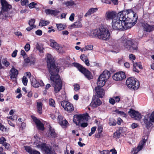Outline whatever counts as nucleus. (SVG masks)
I'll return each instance as SVG.
<instances>
[{"mask_svg": "<svg viewBox=\"0 0 154 154\" xmlns=\"http://www.w3.org/2000/svg\"><path fill=\"white\" fill-rule=\"evenodd\" d=\"M0 1L2 6L0 13V18L6 19L11 16L8 11L11 6L5 0H0Z\"/></svg>", "mask_w": 154, "mask_h": 154, "instance_id": "nucleus-5", "label": "nucleus"}, {"mask_svg": "<svg viewBox=\"0 0 154 154\" xmlns=\"http://www.w3.org/2000/svg\"><path fill=\"white\" fill-rule=\"evenodd\" d=\"M79 3H76L74 1H73L72 0H70L69 1H67L66 2H65V5L67 6H72L74 5H75L77 4H78Z\"/></svg>", "mask_w": 154, "mask_h": 154, "instance_id": "nucleus-32", "label": "nucleus"}, {"mask_svg": "<svg viewBox=\"0 0 154 154\" xmlns=\"http://www.w3.org/2000/svg\"><path fill=\"white\" fill-rule=\"evenodd\" d=\"M121 21L128 23L129 25L137 21V17L134 12L129 13L127 10L119 12L116 15V18Z\"/></svg>", "mask_w": 154, "mask_h": 154, "instance_id": "nucleus-2", "label": "nucleus"}, {"mask_svg": "<svg viewBox=\"0 0 154 154\" xmlns=\"http://www.w3.org/2000/svg\"><path fill=\"white\" fill-rule=\"evenodd\" d=\"M75 14L74 13H72L69 17V19L70 21H72L74 20Z\"/></svg>", "mask_w": 154, "mask_h": 154, "instance_id": "nucleus-59", "label": "nucleus"}, {"mask_svg": "<svg viewBox=\"0 0 154 154\" xmlns=\"http://www.w3.org/2000/svg\"><path fill=\"white\" fill-rule=\"evenodd\" d=\"M85 49L87 51L93 49V46L92 45H90L85 46Z\"/></svg>", "mask_w": 154, "mask_h": 154, "instance_id": "nucleus-51", "label": "nucleus"}, {"mask_svg": "<svg viewBox=\"0 0 154 154\" xmlns=\"http://www.w3.org/2000/svg\"><path fill=\"white\" fill-rule=\"evenodd\" d=\"M121 44L122 45L131 51H134L137 49V44L134 43L131 40L125 39L122 41Z\"/></svg>", "mask_w": 154, "mask_h": 154, "instance_id": "nucleus-9", "label": "nucleus"}, {"mask_svg": "<svg viewBox=\"0 0 154 154\" xmlns=\"http://www.w3.org/2000/svg\"><path fill=\"white\" fill-rule=\"evenodd\" d=\"M74 66L77 67L78 69L80 71V72L84 68L83 67L82 65L80 64H79L77 63H73Z\"/></svg>", "mask_w": 154, "mask_h": 154, "instance_id": "nucleus-37", "label": "nucleus"}, {"mask_svg": "<svg viewBox=\"0 0 154 154\" xmlns=\"http://www.w3.org/2000/svg\"><path fill=\"white\" fill-rule=\"evenodd\" d=\"M74 90L77 91L80 89V86L78 84H75L74 85Z\"/></svg>", "mask_w": 154, "mask_h": 154, "instance_id": "nucleus-54", "label": "nucleus"}, {"mask_svg": "<svg viewBox=\"0 0 154 154\" xmlns=\"http://www.w3.org/2000/svg\"><path fill=\"white\" fill-rule=\"evenodd\" d=\"M82 27V24L79 21L75 22L71 26V27L72 28H80Z\"/></svg>", "mask_w": 154, "mask_h": 154, "instance_id": "nucleus-31", "label": "nucleus"}, {"mask_svg": "<svg viewBox=\"0 0 154 154\" xmlns=\"http://www.w3.org/2000/svg\"><path fill=\"white\" fill-rule=\"evenodd\" d=\"M80 58L84 62L87 59L85 55L84 54L81 55L80 56Z\"/></svg>", "mask_w": 154, "mask_h": 154, "instance_id": "nucleus-56", "label": "nucleus"}, {"mask_svg": "<svg viewBox=\"0 0 154 154\" xmlns=\"http://www.w3.org/2000/svg\"><path fill=\"white\" fill-rule=\"evenodd\" d=\"M30 48V45L27 43L25 45L24 48L26 51H28L29 50Z\"/></svg>", "mask_w": 154, "mask_h": 154, "instance_id": "nucleus-48", "label": "nucleus"}, {"mask_svg": "<svg viewBox=\"0 0 154 154\" xmlns=\"http://www.w3.org/2000/svg\"><path fill=\"white\" fill-rule=\"evenodd\" d=\"M126 77L125 73L123 72H120L115 73L112 76L113 79L116 81H122Z\"/></svg>", "mask_w": 154, "mask_h": 154, "instance_id": "nucleus-12", "label": "nucleus"}, {"mask_svg": "<svg viewBox=\"0 0 154 154\" xmlns=\"http://www.w3.org/2000/svg\"><path fill=\"white\" fill-rule=\"evenodd\" d=\"M21 4L22 5H26L28 4V0H21Z\"/></svg>", "mask_w": 154, "mask_h": 154, "instance_id": "nucleus-47", "label": "nucleus"}, {"mask_svg": "<svg viewBox=\"0 0 154 154\" xmlns=\"http://www.w3.org/2000/svg\"><path fill=\"white\" fill-rule=\"evenodd\" d=\"M49 104L51 106L54 107L55 104L54 100L52 98H50L49 100Z\"/></svg>", "mask_w": 154, "mask_h": 154, "instance_id": "nucleus-40", "label": "nucleus"}, {"mask_svg": "<svg viewBox=\"0 0 154 154\" xmlns=\"http://www.w3.org/2000/svg\"><path fill=\"white\" fill-rule=\"evenodd\" d=\"M109 102L110 103L113 105L114 104L116 103V101L114 100L113 97H111L109 98Z\"/></svg>", "mask_w": 154, "mask_h": 154, "instance_id": "nucleus-49", "label": "nucleus"}, {"mask_svg": "<svg viewBox=\"0 0 154 154\" xmlns=\"http://www.w3.org/2000/svg\"><path fill=\"white\" fill-rule=\"evenodd\" d=\"M28 80L26 77L25 76H23L22 78V82L23 85L26 86L27 85Z\"/></svg>", "mask_w": 154, "mask_h": 154, "instance_id": "nucleus-46", "label": "nucleus"}, {"mask_svg": "<svg viewBox=\"0 0 154 154\" xmlns=\"http://www.w3.org/2000/svg\"><path fill=\"white\" fill-rule=\"evenodd\" d=\"M47 135L51 138H55L56 137V134L54 129L50 127L49 130L48 132Z\"/></svg>", "mask_w": 154, "mask_h": 154, "instance_id": "nucleus-28", "label": "nucleus"}, {"mask_svg": "<svg viewBox=\"0 0 154 154\" xmlns=\"http://www.w3.org/2000/svg\"><path fill=\"white\" fill-rule=\"evenodd\" d=\"M35 22V20L34 19H32L29 21L28 24L30 26L26 28V30L28 31H29L34 28L36 27V26L34 25Z\"/></svg>", "mask_w": 154, "mask_h": 154, "instance_id": "nucleus-23", "label": "nucleus"}, {"mask_svg": "<svg viewBox=\"0 0 154 154\" xmlns=\"http://www.w3.org/2000/svg\"><path fill=\"white\" fill-rule=\"evenodd\" d=\"M2 62L3 64L6 67L8 66L10 64L7 61L6 59L3 57V56L2 59Z\"/></svg>", "mask_w": 154, "mask_h": 154, "instance_id": "nucleus-36", "label": "nucleus"}, {"mask_svg": "<svg viewBox=\"0 0 154 154\" xmlns=\"http://www.w3.org/2000/svg\"><path fill=\"white\" fill-rule=\"evenodd\" d=\"M100 153L101 154H109V151L108 150H104L102 151H100Z\"/></svg>", "mask_w": 154, "mask_h": 154, "instance_id": "nucleus-55", "label": "nucleus"}, {"mask_svg": "<svg viewBox=\"0 0 154 154\" xmlns=\"http://www.w3.org/2000/svg\"><path fill=\"white\" fill-rule=\"evenodd\" d=\"M129 58L131 60H134L135 59V56L133 54H130L129 56Z\"/></svg>", "mask_w": 154, "mask_h": 154, "instance_id": "nucleus-58", "label": "nucleus"}, {"mask_svg": "<svg viewBox=\"0 0 154 154\" xmlns=\"http://www.w3.org/2000/svg\"><path fill=\"white\" fill-rule=\"evenodd\" d=\"M110 151L112 152V154H116L117 151L115 149H112L110 150Z\"/></svg>", "mask_w": 154, "mask_h": 154, "instance_id": "nucleus-64", "label": "nucleus"}, {"mask_svg": "<svg viewBox=\"0 0 154 154\" xmlns=\"http://www.w3.org/2000/svg\"><path fill=\"white\" fill-rule=\"evenodd\" d=\"M6 139L3 137H0V144H2V145L5 146V148L7 149H8L10 146V145L6 142Z\"/></svg>", "mask_w": 154, "mask_h": 154, "instance_id": "nucleus-25", "label": "nucleus"}, {"mask_svg": "<svg viewBox=\"0 0 154 154\" xmlns=\"http://www.w3.org/2000/svg\"><path fill=\"white\" fill-rule=\"evenodd\" d=\"M112 26L114 29L116 30H124L129 28L128 23L121 21L117 18L112 21Z\"/></svg>", "mask_w": 154, "mask_h": 154, "instance_id": "nucleus-6", "label": "nucleus"}, {"mask_svg": "<svg viewBox=\"0 0 154 154\" xmlns=\"http://www.w3.org/2000/svg\"><path fill=\"white\" fill-rule=\"evenodd\" d=\"M103 127L102 125H100L97 128L98 132L99 133H101L102 131Z\"/></svg>", "mask_w": 154, "mask_h": 154, "instance_id": "nucleus-57", "label": "nucleus"}, {"mask_svg": "<svg viewBox=\"0 0 154 154\" xmlns=\"http://www.w3.org/2000/svg\"><path fill=\"white\" fill-rule=\"evenodd\" d=\"M121 133L119 132H116L114 133L113 137L115 138H119L120 137Z\"/></svg>", "mask_w": 154, "mask_h": 154, "instance_id": "nucleus-45", "label": "nucleus"}, {"mask_svg": "<svg viewBox=\"0 0 154 154\" xmlns=\"http://www.w3.org/2000/svg\"><path fill=\"white\" fill-rule=\"evenodd\" d=\"M110 76V72L107 70H105L100 75L98 79L97 82V87H102L103 86Z\"/></svg>", "mask_w": 154, "mask_h": 154, "instance_id": "nucleus-7", "label": "nucleus"}, {"mask_svg": "<svg viewBox=\"0 0 154 154\" xmlns=\"http://www.w3.org/2000/svg\"><path fill=\"white\" fill-rule=\"evenodd\" d=\"M56 26L57 29L59 31H61L64 29L65 28V26L62 24H57Z\"/></svg>", "mask_w": 154, "mask_h": 154, "instance_id": "nucleus-38", "label": "nucleus"}, {"mask_svg": "<svg viewBox=\"0 0 154 154\" xmlns=\"http://www.w3.org/2000/svg\"><path fill=\"white\" fill-rule=\"evenodd\" d=\"M58 123L62 126H66L68 124L67 121L60 114H59L57 117Z\"/></svg>", "mask_w": 154, "mask_h": 154, "instance_id": "nucleus-17", "label": "nucleus"}, {"mask_svg": "<svg viewBox=\"0 0 154 154\" xmlns=\"http://www.w3.org/2000/svg\"><path fill=\"white\" fill-rule=\"evenodd\" d=\"M10 75L11 79H16L18 74V71L17 69L13 67L10 70Z\"/></svg>", "mask_w": 154, "mask_h": 154, "instance_id": "nucleus-21", "label": "nucleus"}, {"mask_svg": "<svg viewBox=\"0 0 154 154\" xmlns=\"http://www.w3.org/2000/svg\"><path fill=\"white\" fill-rule=\"evenodd\" d=\"M91 33L94 36L97 37L100 40L107 41L110 38L109 31L105 28L93 30Z\"/></svg>", "mask_w": 154, "mask_h": 154, "instance_id": "nucleus-3", "label": "nucleus"}, {"mask_svg": "<svg viewBox=\"0 0 154 154\" xmlns=\"http://www.w3.org/2000/svg\"><path fill=\"white\" fill-rule=\"evenodd\" d=\"M115 111L116 113L124 117H126V114L123 112L119 111V110H116Z\"/></svg>", "mask_w": 154, "mask_h": 154, "instance_id": "nucleus-44", "label": "nucleus"}, {"mask_svg": "<svg viewBox=\"0 0 154 154\" xmlns=\"http://www.w3.org/2000/svg\"><path fill=\"white\" fill-rule=\"evenodd\" d=\"M30 80L32 85L35 88H38L40 86H43L44 85V83L42 81H40L39 82H37L33 77H31Z\"/></svg>", "mask_w": 154, "mask_h": 154, "instance_id": "nucleus-14", "label": "nucleus"}, {"mask_svg": "<svg viewBox=\"0 0 154 154\" xmlns=\"http://www.w3.org/2000/svg\"><path fill=\"white\" fill-rule=\"evenodd\" d=\"M47 66L49 72L51 75L50 77L52 86L54 87V91L57 93L61 89L62 81L58 74L59 68L56 66L54 63V58L50 54L47 55Z\"/></svg>", "mask_w": 154, "mask_h": 154, "instance_id": "nucleus-1", "label": "nucleus"}, {"mask_svg": "<svg viewBox=\"0 0 154 154\" xmlns=\"http://www.w3.org/2000/svg\"><path fill=\"white\" fill-rule=\"evenodd\" d=\"M128 112L130 116L136 120H139L141 118V114L134 110L130 109Z\"/></svg>", "mask_w": 154, "mask_h": 154, "instance_id": "nucleus-13", "label": "nucleus"}, {"mask_svg": "<svg viewBox=\"0 0 154 154\" xmlns=\"http://www.w3.org/2000/svg\"><path fill=\"white\" fill-rule=\"evenodd\" d=\"M100 87H96L95 88V91L97 93L98 97H102L104 96L105 92L104 90Z\"/></svg>", "mask_w": 154, "mask_h": 154, "instance_id": "nucleus-20", "label": "nucleus"}, {"mask_svg": "<svg viewBox=\"0 0 154 154\" xmlns=\"http://www.w3.org/2000/svg\"><path fill=\"white\" fill-rule=\"evenodd\" d=\"M116 121L113 118H110L109 119V124L110 126H115L116 125Z\"/></svg>", "mask_w": 154, "mask_h": 154, "instance_id": "nucleus-35", "label": "nucleus"}, {"mask_svg": "<svg viewBox=\"0 0 154 154\" xmlns=\"http://www.w3.org/2000/svg\"><path fill=\"white\" fill-rule=\"evenodd\" d=\"M40 149L44 152L45 154H52L53 152L50 149L45 146V144L44 145V146L43 148H41Z\"/></svg>", "mask_w": 154, "mask_h": 154, "instance_id": "nucleus-29", "label": "nucleus"}, {"mask_svg": "<svg viewBox=\"0 0 154 154\" xmlns=\"http://www.w3.org/2000/svg\"><path fill=\"white\" fill-rule=\"evenodd\" d=\"M144 122L146 125L147 128L150 127L152 124V123L154 122V112L151 115L149 118L148 119H145Z\"/></svg>", "mask_w": 154, "mask_h": 154, "instance_id": "nucleus-15", "label": "nucleus"}, {"mask_svg": "<svg viewBox=\"0 0 154 154\" xmlns=\"http://www.w3.org/2000/svg\"><path fill=\"white\" fill-rule=\"evenodd\" d=\"M81 72L88 79H91L93 78L91 72L85 68H84Z\"/></svg>", "mask_w": 154, "mask_h": 154, "instance_id": "nucleus-19", "label": "nucleus"}, {"mask_svg": "<svg viewBox=\"0 0 154 154\" xmlns=\"http://www.w3.org/2000/svg\"><path fill=\"white\" fill-rule=\"evenodd\" d=\"M126 84L129 88L134 90H137L140 86L139 82L133 77L128 78L126 81Z\"/></svg>", "mask_w": 154, "mask_h": 154, "instance_id": "nucleus-8", "label": "nucleus"}, {"mask_svg": "<svg viewBox=\"0 0 154 154\" xmlns=\"http://www.w3.org/2000/svg\"><path fill=\"white\" fill-rule=\"evenodd\" d=\"M30 154H40V152L35 150H33L32 152L30 153Z\"/></svg>", "mask_w": 154, "mask_h": 154, "instance_id": "nucleus-63", "label": "nucleus"}, {"mask_svg": "<svg viewBox=\"0 0 154 154\" xmlns=\"http://www.w3.org/2000/svg\"><path fill=\"white\" fill-rule=\"evenodd\" d=\"M43 104L41 102H38L37 103V109L38 112L40 114L42 113V106Z\"/></svg>", "mask_w": 154, "mask_h": 154, "instance_id": "nucleus-30", "label": "nucleus"}, {"mask_svg": "<svg viewBox=\"0 0 154 154\" xmlns=\"http://www.w3.org/2000/svg\"><path fill=\"white\" fill-rule=\"evenodd\" d=\"M102 136V134L101 133H98L97 134H96L95 137L97 138H100Z\"/></svg>", "mask_w": 154, "mask_h": 154, "instance_id": "nucleus-62", "label": "nucleus"}, {"mask_svg": "<svg viewBox=\"0 0 154 154\" xmlns=\"http://www.w3.org/2000/svg\"><path fill=\"white\" fill-rule=\"evenodd\" d=\"M45 12L48 15H51L56 16L60 13V11L57 10H54L50 9H46Z\"/></svg>", "mask_w": 154, "mask_h": 154, "instance_id": "nucleus-22", "label": "nucleus"}, {"mask_svg": "<svg viewBox=\"0 0 154 154\" xmlns=\"http://www.w3.org/2000/svg\"><path fill=\"white\" fill-rule=\"evenodd\" d=\"M55 49L59 53H62L65 52L63 48L62 47L59 46V45L56 47Z\"/></svg>", "mask_w": 154, "mask_h": 154, "instance_id": "nucleus-39", "label": "nucleus"}, {"mask_svg": "<svg viewBox=\"0 0 154 154\" xmlns=\"http://www.w3.org/2000/svg\"><path fill=\"white\" fill-rule=\"evenodd\" d=\"M53 26L49 27L48 28L49 30L48 31V32L49 33L51 32L52 31L53 32H55V30L53 29Z\"/></svg>", "mask_w": 154, "mask_h": 154, "instance_id": "nucleus-61", "label": "nucleus"}, {"mask_svg": "<svg viewBox=\"0 0 154 154\" xmlns=\"http://www.w3.org/2000/svg\"><path fill=\"white\" fill-rule=\"evenodd\" d=\"M25 149L26 150V151L29 153V154H30V153L32 152V150L31 148L29 146H24Z\"/></svg>", "mask_w": 154, "mask_h": 154, "instance_id": "nucleus-42", "label": "nucleus"}, {"mask_svg": "<svg viewBox=\"0 0 154 154\" xmlns=\"http://www.w3.org/2000/svg\"><path fill=\"white\" fill-rule=\"evenodd\" d=\"M116 15L117 13L116 11H108L106 12L105 17L106 20H112V21L116 18Z\"/></svg>", "mask_w": 154, "mask_h": 154, "instance_id": "nucleus-11", "label": "nucleus"}, {"mask_svg": "<svg viewBox=\"0 0 154 154\" xmlns=\"http://www.w3.org/2000/svg\"><path fill=\"white\" fill-rule=\"evenodd\" d=\"M143 26L145 31L146 32H151L154 29V25L150 26L147 23H143Z\"/></svg>", "mask_w": 154, "mask_h": 154, "instance_id": "nucleus-26", "label": "nucleus"}, {"mask_svg": "<svg viewBox=\"0 0 154 154\" xmlns=\"http://www.w3.org/2000/svg\"><path fill=\"white\" fill-rule=\"evenodd\" d=\"M133 66H135L136 67H137V68H139L140 69H142V66L140 64V63H133Z\"/></svg>", "mask_w": 154, "mask_h": 154, "instance_id": "nucleus-43", "label": "nucleus"}, {"mask_svg": "<svg viewBox=\"0 0 154 154\" xmlns=\"http://www.w3.org/2000/svg\"><path fill=\"white\" fill-rule=\"evenodd\" d=\"M50 46L51 47L55 49L56 47L58 46L57 43L54 40L51 39L50 40Z\"/></svg>", "mask_w": 154, "mask_h": 154, "instance_id": "nucleus-34", "label": "nucleus"}, {"mask_svg": "<svg viewBox=\"0 0 154 154\" xmlns=\"http://www.w3.org/2000/svg\"><path fill=\"white\" fill-rule=\"evenodd\" d=\"M34 137L35 140L34 144L36 145V146L39 148H43L45 144L41 143L40 141V139L39 138L37 135V134L35 135Z\"/></svg>", "mask_w": 154, "mask_h": 154, "instance_id": "nucleus-18", "label": "nucleus"}, {"mask_svg": "<svg viewBox=\"0 0 154 154\" xmlns=\"http://www.w3.org/2000/svg\"><path fill=\"white\" fill-rule=\"evenodd\" d=\"M32 119L36 125L38 129L42 131H43L44 129V127L43 124L35 117L32 116Z\"/></svg>", "mask_w": 154, "mask_h": 154, "instance_id": "nucleus-16", "label": "nucleus"}, {"mask_svg": "<svg viewBox=\"0 0 154 154\" xmlns=\"http://www.w3.org/2000/svg\"><path fill=\"white\" fill-rule=\"evenodd\" d=\"M36 5V4L34 2H32V3H30L29 5V6L30 8H33L35 7V5Z\"/></svg>", "mask_w": 154, "mask_h": 154, "instance_id": "nucleus-52", "label": "nucleus"}, {"mask_svg": "<svg viewBox=\"0 0 154 154\" xmlns=\"http://www.w3.org/2000/svg\"><path fill=\"white\" fill-rule=\"evenodd\" d=\"M112 97L116 103H118L120 101V98L119 96H114Z\"/></svg>", "mask_w": 154, "mask_h": 154, "instance_id": "nucleus-50", "label": "nucleus"}, {"mask_svg": "<svg viewBox=\"0 0 154 154\" xmlns=\"http://www.w3.org/2000/svg\"><path fill=\"white\" fill-rule=\"evenodd\" d=\"M49 23L48 21H45L42 19L41 20L39 23V26H46Z\"/></svg>", "mask_w": 154, "mask_h": 154, "instance_id": "nucleus-33", "label": "nucleus"}, {"mask_svg": "<svg viewBox=\"0 0 154 154\" xmlns=\"http://www.w3.org/2000/svg\"><path fill=\"white\" fill-rule=\"evenodd\" d=\"M98 10L97 8H92L89 9L85 14L84 16L86 17L89 16L92 14L96 12Z\"/></svg>", "mask_w": 154, "mask_h": 154, "instance_id": "nucleus-27", "label": "nucleus"}, {"mask_svg": "<svg viewBox=\"0 0 154 154\" xmlns=\"http://www.w3.org/2000/svg\"><path fill=\"white\" fill-rule=\"evenodd\" d=\"M90 118L88 113L83 115H75L74 116L73 122L77 125H79L80 124L81 127L85 128L88 126V123L84 122L87 121Z\"/></svg>", "mask_w": 154, "mask_h": 154, "instance_id": "nucleus-4", "label": "nucleus"}, {"mask_svg": "<svg viewBox=\"0 0 154 154\" xmlns=\"http://www.w3.org/2000/svg\"><path fill=\"white\" fill-rule=\"evenodd\" d=\"M17 50H15L12 54L11 56L13 57H15L17 55Z\"/></svg>", "mask_w": 154, "mask_h": 154, "instance_id": "nucleus-60", "label": "nucleus"}, {"mask_svg": "<svg viewBox=\"0 0 154 154\" xmlns=\"http://www.w3.org/2000/svg\"><path fill=\"white\" fill-rule=\"evenodd\" d=\"M61 104L64 109L69 112H70L73 111L74 108L73 105L69 102L63 101L61 102Z\"/></svg>", "mask_w": 154, "mask_h": 154, "instance_id": "nucleus-10", "label": "nucleus"}, {"mask_svg": "<svg viewBox=\"0 0 154 154\" xmlns=\"http://www.w3.org/2000/svg\"><path fill=\"white\" fill-rule=\"evenodd\" d=\"M101 100L99 99L96 98L94 100L91 102V105L94 108H95L101 104Z\"/></svg>", "mask_w": 154, "mask_h": 154, "instance_id": "nucleus-24", "label": "nucleus"}, {"mask_svg": "<svg viewBox=\"0 0 154 154\" xmlns=\"http://www.w3.org/2000/svg\"><path fill=\"white\" fill-rule=\"evenodd\" d=\"M24 58V61L26 63H29L30 62H31L32 61V63H35V60H32V59H31L30 57H27L26 58Z\"/></svg>", "mask_w": 154, "mask_h": 154, "instance_id": "nucleus-41", "label": "nucleus"}, {"mask_svg": "<svg viewBox=\"0 0 154 154\" xmlns=\"http://www.w3.org/2000/svg\"><path fill=\"white\" fill-rule=\"evenodd\" d=\"M35 34L37 35H41L42 34V31L38 29L35 31Z\"/></svg>", "mask_w": 154, "mask_h": 154, "instance_id": "nucleus-53", "label": "nucleus"}]
</instances>
